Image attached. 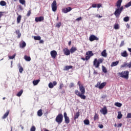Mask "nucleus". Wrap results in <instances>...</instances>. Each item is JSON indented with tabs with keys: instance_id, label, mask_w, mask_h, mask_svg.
I'll list each match as a JSON object with an SVG mask.
<instances>
[{
	"instance_id": "1",
	"label": "nucleus",
	"mask_w": 131,
	"mask_h": 131,
	"mask_svg": "<svg viewBox=\"0 0 131 131\" xmlns=\"http://www.w3.org/2000/svg\"><path fill=\"white\" fill-rule=\"evenodd\" d=\"M77 84L79 86V90L80 92L78 90H76L75 91V94L76 96L82 99V100H85L86 99V96L84 95V94H85V88H84L83 84L81 83L80 81H78Z\"/></svg>"
},
{
	"instance_id": "2",
	"label": "nucleus",
	"mask_w": 131,
	"mask_h": 131,
	"mask_svg": "<svg viewBox=\"0 0 131 131\" xmlns=\"http://www.w3.org/2000/svg\"><path fill=\"white\" fill-rule=\"evenodd\" d=\"M103 61H104L103 58H99L98 59L95 58L93 61V66H94L95 68H99V67H100V64L103 63Z\"/></svg>"
},
{
	"instance_id": "3",
	"label": "nucleus",
	"mask_w": 131,
	"mask_h": 131,
	"mask_svg": "<svg viewBox=\"0 0 131 131\" xmlns=\"http://www.w3.org/2000/svg\"><path fill=\"white\" fill-rule=\"evenodd\" d=\"M128 71H124L122 72H119L117 73L118 76L122 77V78H125V79H128Z\"/></svg>"
},
{
	"instance_id": "4",
	"label": "nucleus",
	"mask_w": 131,
	"mask_h": 131,
	"mask_svg": "<svg viewBox=\"0 0 131 131\" xmlns=\"http://www.w3.org/2000/svg\"><path fill=\"white\" fill-rule=\"evenodd\" d=\"M63 114L61 113L58 114L55 118V121L58 124H61L63 122Z\"/></svg>"
},
{
	"instance_id": "5",
	"label": "nucleus",
	"mask_w": 131,
	"mask_h": 131,
	"mask_svg": "<svg viewBox=\"0 0 131 131\" xmlns=\"http://www.w3.org/2000/svg\"><path fill=\"white\" fill-rule=\"evenodd\" d=\"M123 6H121L120 8H118L116 9L114 14L116 18H118V17H119V16H120V14H121L122 11H123Z\"/></svg>"
},
{
	"instance_id": "6",
	"label": "nucleus",
	"mask_w": 131,
	"mask_h": 131,
	"mask_svg": "<svg viewBox=\"0 0 131 131\" xmlns=\"http://www.w3.org/2000/svg\"><path fill=\"white\" fill-rule=\"evenodd\" d=\"M107 84L106 82H102L101 83L100 82H98L95 85V88H97L99 89V90H102V89H104V87Z\"/></svg>"
},
{
	"instance_id": "7",
	"label": "nucleus",
	"mask_w": 131,
	"mask_h": 131,
	"mask_svg": "<svg viewBox=\"0 0 131 131\" xmlns=\"http://www.w3.org/2000/svg\"><path fill=\"white\" fill-rule=\"evenodd\" d=\"M63 116L65 123H66V124H68L70 122V119H69V117L67 116V113L64 112L63 113Z\"/></svg>"
},
{
	"instance_id": "8",
	"label": "nucleus",
	"mask_w": 131,
	"mask_h": 131,
	"mask_svg": "<svg viewBox=\"0 0 131 131\" xmlns=\"http://www.w3.org/2000/svg\"><path fill=\"white\" fill-rule=\"evenodd\" d=\"M53 12H56L57 11V2L54 0L51 5Z\"/></svg>"
},
{
	"instance_id": "9",
	"label": "nucleus",
	"mask_w": 131,
	"mask_h": 131,
	"mask_svg": "<svg viewBox=\"0 0 131 131\" xmlns=\"http://www.w3.org/2000/svg\"><path fill=\"white\" fill-rule=\"evenodd\" d=\"M99 37L96 36L95 35H91L89 37L90 41H94V40H98Z\"/></svg>"
},
{
	"instance_id": "10",
	"label": "nucleus",
	"mask_w": 131,
	"mask_h": 131,
	"mask_svg": "<svg viewBox=\"0 0 131 131\" xmlns=\"http://www.w3.org/2000/svg\"><path fill=\"white\" fill-rule=\"evenodd\" d=\"M62 52L66 56H69L70 55V50L68 49V48H64L62 50Z\"/></svg>"
},
{
	"instance_id": "11",
	"label": "nucleus",
	"mask_w": 131,
	"mask_h": 131,
	"mask_svg": "<svg viewBox=\"0 0 131 131\" xmlns=\"http://www.w3.org/2000/svg\"><path fill=\"white\" fill-rule=\"evenodd\" d=\"M100 113L103 114V115H106L108 113V110H107V107L106 106H104L103 108L100 110Z\"/></svg>"
},
{
	"instance_id": "12",
	"label": "nucleus",
	"mask_w": 131,
	"mask_h": 131,
	"mask_svg": "<svg viewBox=\"0 0 131 131\" xmlns=\"http://www.w3.org/2000/svg\"><path fill=\"white\" fill-rule=\"evenodd\" d=\"M50 54L52 58H53V59H56V57H57V51L55 50L52 51L50 52Z\"/></svg>"
},
{
	"instance_id": "13",
	"label": "nucleus",
	"mask_w": 131,
	"mask_h": 131,
	"mask_svg": "<svg viewBox=\"0 0 131 131\" xmlns=\"http://www.w3.org/2000/svg\"><path fill=\"white\" fill-rule=\"evenodd\" d=\"M72 10V8L71 7H67L62 9V13H64V14H67V13L70 12Z\"/></svg>"
},
{
	"instance_id": "14",
	"label": "nucleus",
	"mask_w": 131,
	"mask_h": 131,
	"mask_svg": "<svg viewBox=\"0 0 131 131\" xmlns=\"http://www.w3.org/2000/svg\"><path fill=\"white\" fill-rule=\"evenodd\" d=\"M124 67H128V68H131V61L129 63L124 62L123 65L121 66V68H124Z\"/></svg>"
},
{
	"instance_id": "15",
	"label": "nucleus",
	"mask_w": 131,
	"mask_h": 131,
	"mask_svg": "<svg viewBox=\"0 0 131 131\" xmlns=\"http://www.w3.org/2000/svg\"><path fill=\"white\" fill-rule=\"evenodd\" d=\"M45 20V17L43 16H40L35 17V22H41Z\"/></svg>"
},
{
	"instance_id": "16",
	"label": "nucleus",
	"mask_w": 131,
	"mask_h": 131,
	"mask_svg": "<svg viewBox=\"0 0 131 131\" xmlns=\"http://www.w3.org/2000/svg\"><path fill=\"white\" fill-rule=\"evenodd\" d=\"M55 85H57V81H53V84L52 82H50L49 83V89H53Z\"/></svg>"
},
{
	"instance_id": "17",
	"label": "nucleus",
	"mask_w": 131,
	"mask_h": 131,
	"mask_svg": "<svg viewBox=\"0 0 131 131\" xmlns=\"http://www.w3.org/2000/svg\"><path fill=\"white\" fill-rule=\"evenodd\" d=\"M122 3V0H118L116 4V6L117 8H121V3Z\"/></svg>"
},
{
	"instance_id": "18",
	"label": "nucleus",
	"mask_w": 131,
	"mask_h": 131,
	"mask_svg": "<svg viewBox=\"0 0 131 131\" xmlns=\"http://www.w3.org/2000/svg\"><path fill=\"white\" fill-rule=\"evenodd\" d=\"M9 114H10V110H7L6 113L2 117V119H6V118L9 116Z\"/></svg>"
},
{
	"instance_id": "19",
	"label": "nucleus",
	"mask_w": 131,
	"mask_h": 131,
	"mask_svg": "<svg viewBox=\"0 0 131 131\" xmlns=\"http://www.w3.org/2000/svg\"><path fill=\"white\" fill-rule=\"evenodd\" d=\"M73 68V66H65L64 68L63 69L64 71H68L69 69H72Z\"/></svg>"
},
{
	"instance_id": "20",
	"label": "nucleus",
	"mask_w": 131,
	"mask_h": 131,
	"mask_svg": "<svg viewBox=\"0 0 131 131\" xmlns=\"http://www.w3.org/2000/svg\"><path fill=\"white\" fill-rule=\"evenodd\" d=\"M121 55L122 57H124L125 58H126V57L128 56V54H127V52H126V51H124L123 52H122L121 53Z\"/></svg>"
},
{
	"instance_id": "21",
	"label": "nucleus",
	"mask_w": 131,
	"mask_h": 131,
	"mask_svg": "<svg viewBox=\"0 0 131 131\" xmlns=\"http://www.w3.org/2000/svg\"><path fill=\"white\" fill-rule=\"evenodd\" d=\"M76 51H77V48H76V47H72L70 49V53L73 54V53H74L75 52H76Z\"/></svg>"
},
{
	"instance_id": "22",
	"label": "nucleus",
	"mask_w": 131,
	"mask_h": 131,
	"mask_svg": "<svg viewBox=\"0 0 131 131\" xmlns=\"http://www.w3.org/2000/svg\"><path fill=\"white\" fill-rule=\"evenodd\" d=\"M86 55L89 56L90 57H92V56H94V53H93V51H89L86 53Z\"/></svg>"
},
{
	"instance_id": "23",
	"label": "nucleus",
	"mask_w": 131,
	"mask_h": 131,
	"mask_svg": "<svg viewBox=\"0 0 131 131\" xmlns=\"http://www.w3.org/2000/svg\"><path fill=\"white\" fill-rule=\"evenodd\" d=\"M118 64H119V61H117L115 62H113L111 65V67H114L115 66H117Z\"/></svg>"
},
{
	"instance_id": "24",
	"label": "nucleus",
	"mask_w": 131,
	"mask_h": 131,
	"mask_svg": "<svg viewBox=\"0 0 131 131\" xmlns=\"http://www.w3.org/2000/svg\"><path fill=\"white\" fill-rule=\"evenodd\" d=\"M80 116V114L79 112H77L74 116V120H75L76 119H77V118H78Z\"/></svg>"
},
{
	"instance_id": "25",
	"label": "nucleus",
	"mask_w": 131,
	"mask_h": 131,
	"mask_svg": "<svg viewBox=\"0 0 131 131\" xmlns=\"http://www.w3.org/2000/svg\"><path fill=\"white\" fill-rule=\"evenodd\" d=\"M21 19H22V16H21L20 15H18L16 19L17 23L18 24H19V23H20V22H21Z\"/></svg>"
},
{
	"instance_id": "26",
	"label": "nucleus",
	"mask_w": 131,
	"mask_h": 131,
	"mask_svg": "<svg viewBox=\"0 0 131 131\" xmlns=\"http://www.w3.org/2000/svg\"><path fill=\"white\" fill-rule=\"evenodd\" d=\"M24 58L25 59V60H26V61H27L28 62H29V61H31V58H30V57L29 56H27V55H25Z\"/></svg>"
},
{
	"instance_id": "27",
	"label": "nucleus",
	"mask_w": 131,
	"mask_h": 131,
	"mask_svg": "<svg viewBox=\"0 0 131 131\" xmlns=\"http://www.w3.org/2000/svg\"><path fill=\"white\" fill-rule=\"evenodd\" d=\"M39 81H40V79L34 80L33 81V84H34V85H37V84H38L39 83Z\"/></svg>"
},
{
	"instance_id": "28",
	"label": "nucleus",
	"mask_w": 131,
	"mask_h": 131,
	"mask_svg": "<svg viewBox=\"0 0 131 131\" xmlns=\"http://www.w3.org/2000/svg\"><path fill=\"white\" fill-rule=\"evenodd\" d=\"M18 68H19V72L20 73H22V72H23V70H24V69H23V67L21 66L20 64H19Z\"/></svg>"
},
{
	"instance_id": "29",
	"label": "nucleus",
	"mask_w": 131,
	"mask_h": 131,
	"mask_svg": "<svg viewBox=\"0 0 131 131\" xmlns=\"http://www.w3.org/2000/svg\"><path fill=\"white\" fill-rule=\"evenodd\" d=\"M15 33L17 35V38H20L21 37V34L20 33V31L19 30H16Z\"/></svg>"
},
{
	"instance_id": "30",
	"label": "nucleus",
	"mask_w": 131,
	"mask_h": 131,
	"mask_svg": "<svg viewBox=\"0 0 131 131\" xmlns=\"http://www.w3.org/2000/svg\"><path fill=\"white\" fill-rule=\"evenodd\" d=\"M99 120V115L98 114L95 113L94 117V121H96V120Z\"/></svg>"
},
{
	"instance_id": "31",
	"label": "nucleus",
	"mask_w": 131,
	"mask_h": 131,
	"mask_svg": "<svg viewBox=\"0 0 131 131\" xmlns=\"http://www.w3.org/2000/svg\"><path fill=\"white\" fill-rule=\"evenodd\" d=\"M101 56H102V57H107V53H106V50H103L101 52Z\"/></svg>"
},
{
	"instance_id": "32",
	"label": "nucleus",
	"mask_w": 131,
	"mask_h": 131,
	"mask_svg": "<svg viewBox=\"0 0 131 131\" xmlns=\"http://www.w3.org/2000/svg\"><path fill=\"white\" fill-rule=\"evenodd\" d=\"M38 116H42V110L40 109L37 112Z\"/></svg>"
},
{
	"instance_id": "33",
	"label": "nucleus",
	"mask_w": 131,
	"mask_h": 131,
	"mask_svg": "<svg viewBox=\"0 0 131 131\" xmlns=\"http://www.w3.org/2000/svg\"><path fill=\"white\" fill-rule=\"evenodd\" d=\"M0 5L2 7H5V6H7V3L4 1H2L0 2Z\"/></svg>"
},
{
	"instance_id": "34",
	"label": "nucleus",
	"mask_w": 131,
	"mask_h": 131,
	"mask_svg": "<svg viewBox=\"0 0 131 131\" xmlns=\"http://www.w3.org/2000/svg\"><path fill=\"white\" fill-rule=\"evenodd\" d=\"M23 94V90H21L18 93L16 94L17 97H21Z\"/></svg>"
},
{
	"instance_id": "35",
	"label": "nucleus",
	"mask_w": 131,
	"mask_h": 131,
	"mask_svg": "<svg viewBox=\"0 0 131 131\" xmlns=\"http://www.w3.org/2000/svg\"><path fill=\"white\" fill-rule=\"evenodd\" d=\"M34 39H35V40H40V39H41V37L39 36H34Z\"/></svg>"
},
{
	"instance_id": "36",
	"label": "nucleus",
	"mask_w": 131,
	"mask_h": 131,
	"mask_svg": "<svg viewBox=\"0 0 131 131\" xmlns=\"http://www.w3.org/2000/svg\"><path fill=\"white\" fill-rule=\"evenodd\" d=\"M123 21L124 22H128V21H129V17L126 16V17H124Z\"/></svg>"
},
{
	"instance_id": "37",
	"label": "nucleus",
	"mask_w": 131,
	"mask_h": 131,
	"mask_svg": "<svg viewBox=\"0 0 131 131\" xmlns=\"http://www.w3.org/2000/svg\"><path fill=\"white\" fill-rule=\"evenodd\" d=\"M122 117V114H121V112H119L118 114L117 118L118 119H120Z\"/></svg>"
},
{
	"instance_id": "38",
	"label": "nucleus",
	"mask_w": 131,
	"mask_h": 131,
	"mask_svg": "<svg viewBox=\"0 0 131 131\" xmlns=\"http://www.w3.org/2000/svg\"><path fill=\"white\" fill-rule=\"evenodd\" d=\"M115 105L117 106V107H121V106H122V104H121V103L119 102H116L115 103Z\"/></svg>"
},
{
	"instance_id": "39",
	"label": "nucleus",
	"mask_w": 131,
	"mask_h": 131,
	"mask_svg": "<svg viewBox=\"0 0 131 131\" xmlns=\"http://www.w3.org/2000/svg\"><path fill=\"white\" fill-rule=\"evenodd\" d=\"M114 28L116 30L119 29V25L118 24H115Z\"/></svg>"
},
{
	"instance_id": "40",
	"label": "nucleus",
	"mask_w": 131,
	"mask_h": 131,
	"mask_svg": "<svg viewBox=\"0 0 131 131\" xmlns=\"http://www.w3.org/2000/svg\"><path fill=\"white\" fill-rule=\"evenodd\" d=\"M19 3L21 5H24V6H26V5L25 4V3H26V1H25V0H19Z\"/></svg>"
},
{
	"instance_id": "41",
	"label": "nucleus",
	"mask_w": 131,
	"mask_h": 131,
	"mask_svg": "<svg viewBox=\"0 0 131 131\" xmlns=\"http://www.w3.org/2000/svg\"><path fill=\"white\" fill-rule=\"evenodd\" d=\"M102 71L104 72V73H107V69H106V67H105L104 66H102Z\"/></svg>"
},
{
	"instance_id": "42",
	"label": "nucleus",
	"mask_w": 131,
	"mask_h": 131,
	"mask_svg": "<svg viewBox=\"0 0 131 131\" xmlns=\"http://www.w3.org/2000/svg\"><path fill=\"white\" fill-rule=\"evenodd\" d=\"M84 124H86V125H89V124H90V120H89L88 119L84 120Z\"/></svg>"
},
{
	"instance_id": "43",
	"label": "nucleus",
	"mask_w": 131,
	"mask_h": 131,
	"mask_svg": "<svg viewBox=\"0 0 131 131\" xmlns=\"http://www.w3.org/2000/svg\"><path fill=\"white\" fill-rule=\"evenodd\" d=\"M21 48H25L26 47V43L25 41H23L21 43V45H20Z\"/></svg>"
},
{
	"instance_id": "44",
	"label": "nucleus",
	"mask_w": 131,
	"mask_h": 131,
	"mask_svg": "<svg viewBox=\"0 0 131 131\" xmlns=\"http://www.w3.org/2000/svg\"><path fill=\"white\" fill-rule=\"evenodd\" d=\"M61 26L62 24L61 23V22H59L56 24V27H57V28H60V27H61Z\"/></svg>"
},
{
	"instance_id": "45",
	"label": "nucleus",
	"mask_w": 131,
	"mask_h": 131,
	"mask_svg": "<svg viewBox=\"0 0 131 131\" xmlns=\"http://www.w3.org/2000/svg\"><path fill=\"white\" fill-rule=\"evenodd\" d=\"M16 57V54H14L13 55L11 56H9V59L10 60H12L13 59H14V58Z\"/></svg>"
},
{
	"instance_id": "46",
	"label": "nucleus",
	"mask_w": 131,
	"mask_h": 131,
	"mask_svg": "<svg viewBox=\"0 0 131 131\" xmlns=\"http://www.w3.org/2000/svg\"><path fill=\"white\" fill-rule=\"evenodd\" d=\"M64 87V84H63L62 83H60L59 85V90H62V89H63V88Z\"/></svg>"
},
{
	"instance_id": "47",
	"label": "nucleus",
	"mask_w": 131,
	"mask_h": 131,
	"mask_svg": "<svg viewBox=\"0 0 131 131\" xmlns=\"http://www.w3.org/2000/svg\"><path fill=\"white\" fill-rule=\"evenodd\" d=\"M36 128H35V126H32L30 129V131H35Z\"/></svg>"
},
{
	"instance_id": "48",
	"label": "nucleus",
	"mask_w": 131,
	"mask_h": 131,
	"mask_svg": "<svg viewBox=\"0 0 131 131\" xmlns=\"http://www.w3.org/2000/svg\"><path fill=\"white\" fill-rule=\"evenodd\" d=\"M75 84H74V83L73 82H71L70 83V84H69V88L70 89H71V88H73V86H74Z\"/></svg>"
},
{
	"instance_id": "49",
	"label": "nucleus",
	"mask_w": 131,
	"mask_h": 131,
	"mask_svg": "<svg viewBox=\"0 0 131 131\" xmlns=\"http://www.w3.org/2000/svg\"><path fill=\"white\" fill-rule=\"evenodd\" d=\"M124 46V41H122L121 43L120 44L119 47L121 48V47H123Z\"/></svg>"
},
{
	"instance_id": "50",
	"label": "nucleus",
	"mask_w": 131,
	"mask_h": 131,
	"mask_svg": "<svg viewBox=\"0 0 131 131\" xmlns=\"http://www.w3.org/2000/svg\"><path fill=\"white\" fill-rule=\"evenodd\" d=\"M30 15H31V10H29L27 14V17H29V16H30Z\"/></svg>"
},
{
	"instance_id": "51",
	"label": "nucleus",
	"mask_w": 131,
	"mask_h": 131,
	"mask_svg": "<svg viewBox=\"0 0 131 131\" xmlns=\"http://www.w3.org/2000/svg\"><path fill=\"white\" fill-rule=\"evenodd\" d=\"M90 59H91V56H90L89 55H87L86 56H85L86 61H88V60H90Z\"/></svg>"
},
{
	"instance_id": "52",
	"label": "nucleus",
	"mask_w": 131,
	"mask_h": 131,
	"mask_svg": "<svg viewBox=\"0 0 131 131\" xmlns=\"http://www.w3.org/2000/svg\"><path fill=\"white\" fill-rule=\"evenodd\" d=\"M126 118H131V113H128L126 116Z\"/></svg>"
},
{
	"instance_id": "53",
	"label": "nucleus",
	"mask_w": 131,
	"mask_h": 131,
	"mask_svg": "<svg viewBox=\"0 0 131 131\" xmlns=\"http://www.w3.org/2000/svg\"><path fill=\"white\" fill-rule=\"evenodd\" d=\"M98 126V127H99V128H103L104 127V126L103 125V124H99Z\"/></svg>"
},
{
	"instance_id": "54",
	"label": "nucleus",
	"mask_w": 131,
	"mask_h": 131,
	"mask_svg": "<svg viewBox=\"0 0 131 131\" xmlns=\"http://www.w3.org/2000/svg\"><path fill=\"white\" fill-rule=\"evenodd\" d=\"M97 7L98 9H99V8H101V7H102V4H98L97 5Z\"/></svg>"
},
{
	"instance_id": "55",
	"label": "nucleus",
	"mask_w": 131,
	"mask_h": 131,
	"mask_svg": "<svg viewBox=\"0 0 131 131\" xmlns=\"http://www.w3.org/2000/svg\"><path fill=\"white\" fill-rule=\"evenodd\" d=\"M92 8H97V4H92Z\"/></svg>"
},
{
	"instance_id": "56",
	"label": "nucleus",
	"mask_w": 131,
	"mask_h": 131,
	"mask_svg": "<svg viewBox=\"0 0 131 131\" xmlns=\"http://www.w3.org/2000/svg\"><path fill=\"white\" fill-rule=\"evenodd\" d=\"M3 16H4V14H3V12H0V21H1V18H2V17H3Z\"/></svg>"
},
{
	"instance_id": "57",
	"label": "nucleus",
	"mask_w": 131,
	"mask_h": 131,
	"mask_svg": "<svg viewBox=\"0 0 131 131\" xmlns=\"http://www.w3.org/2000/svg\"><path fill=\"white\" fill-rule=\"evenodd\" d=\"M130 27V26L129 25V24H127L126 28H127L128 29H129Z\"/></svg>"
},
{
	"instance_id": "58",
	"label": "nucleus",
	"mask_w": 131,
	"mask_h": 131,
	"mask_svg": "<svg viewBox=\"0 0 131 131\" xmlns=\"http://www.w3.org/2000/svg\"><path fill=\"white\" fill-rule=\"evenodd\" d=\"M121 126H122V123H118V127H121Z\"/></svg>"
},
{
	"instance_id": "59",
	"label": "nucleus",
	"mask_w": 131,
	"mask_h": 131,
	"mask_svg": "<svg viewBox=\"0 0 131 131\" xmlns=\"http://www.w3.org/2000/svg\"><path fill=\"white\" fill-rule=\"evenodd\" d=\"M81 20V17H78L76 19V21H80Z\"/></svg>"
},
{
	"instance_id": "60",
	"label": "nucleus",
	"mask_w": 131,
	"mask_h": 131,
	"mask_svg": "<svg viewBox=\"0 0 131 131\" xmlns=\"http://www.w3.org/2000/svg\"><path fill=\"white\" fill-rule=\"evenodd\" d=\"M81 60H83V61H85V57L84 58V57H81Z\"/></svg>"
},
{
	"instance_id": "61",
	"label": "nucleus",
	"mask_w": 131,
	"mask_h": 131,
	"mask_svg": "<svg viewBox=\"0 0 131 131\" xmlns=\"http://www.w3.org/2000/svg\"><path fill=\"white\" fill-rule=\"evenodd\" d=\"M43 40H40L39 43H43Z\"/></svg>"
},
{
	"instance_id": "62",
	"label": "nucleus",
	"mask_w": 131,
	"mask_h": 131,
	"mask_svg": "<svg viewBox=\"0 0 131 131\" xmlns=\"http://www.w3.org/2000/svg\"><path fill=\"white\" fill-rule=\"evenodd\" d=\"M61 93L63 95V94H65V90L62 91Z\"/></svg>"
},
{
	"instance_id": "63",
	"label": "nucleus",
	"mask_w": 131,
	"mask_h": 131,
	"mask_svg": "<svg viewBox=\"0 0 131 131\" xmlns=\"http://www.w3.org/2000/svg\"><path fill=\"white\" fill-rule=\"evenodd\" d=\"M71 41H70L68 43L69 46H71Z\"/></svg>"
},
{
	"instance_id": "64",
	"label": "nucleus",
	"mask_w": 131,
	"mask_h": 131,
	"mask_svg": "<svg viewBox=\"0 0 131 131\" xmlns=\"http://www.w3.org/2000/svg\"><path fill=\"white\" fill-rule=\"evenodd\" d=\"M128 51L131 53V48H128Z\"/></svg>"
}]
</instances>
